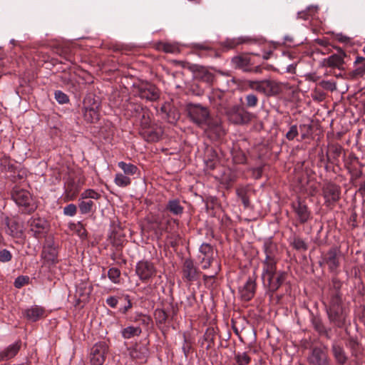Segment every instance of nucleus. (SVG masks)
Instances as JSON below:
<instances>
[{"label": "nucleus", "instance_id": "obj_1", "mask_svg": "<svg viewBox=\"0 0 365 365\" xmlns=\"http://www.w3.org/2000/svg\"><path fill=\"white\" fill-rule=\"evenodd\" d=\"M275 245L272 243L264 245L266 258L263 262L262 279L265 287L271 292H275L283 284L286 279V272L277 270V259L275 257Z\"/></svg>", "mask_w": 365, "mask_h": 365}, {"label": "nucleus", "instance_id": "obj_2", "mask_svg": "<svg viewBox=\"0 0 365 365\" xmlns=\"http://www.w3.org/2000/svg\"><path fill=\"white\" fill-rule=\"evenodd\" d=\"M245 84L249 88L267 96L277 95L281 90L280 85L277 82L271 80H248L245 82Z\"/></svg>", "mask_w": 365, "mask_h": 365}, {"label": "nucleus", "instance_id": "obj_3", "mask_svg": "<svg viewBox=\"0 0 365 365\" xmlns=\"http://www.w3.org/2000/svg\"><path fill=\"white\" fill-rule=\"evenodd\" d=\"M187 111L189 116L195 123L198 125H207L210 126L208 122L210 114L207 108L200 105L192 104L188 106Z\"/></svg>", "mask_w": 365, "mask_h": 365}, {"label": "nucleus", "instance_id": "obj_4", "mask_svg": "<svg viewBox=\"0 0 365 365\" xmlns=\"http://www.w3.org/2000/svg\"><path fill=\"white\" fill-rule=\"evenodd\" d=\"M135 273L142 282H148L156 276L157 269L153 262L141 260L136 264Z\"/></svg>", "mask_w": 365, "mask_h": 365}, {"label": "nucleus", "instance_id": "obj_5", "mask_svg": "<svg viewBox=\"0 0 365 365\" xmlns=\"http://www.w3.org/2000/svg\"><path fill=\"white\" fill-rule=\"evenodd\" d=\"M108 345L106 342L96 343L91 349L90 362L91 365H103L108 352Z\"/></svg>", "mask_w": 365, "mask_h": 365}, {"label": "nucleus", "instance_id": "obj_6", "mask_svg": "<svg viewBox=\"0 0 365 365\" xmlns=\"http://www.w3.org/2000/svg\"><path fill=\"white\" fill-rule=\"evenodd\" d=\"M42 268L47 270L51 269L58 262V252L55 247L46 245L41 252Z\"/></svg>", "mask_w": 365, "mask_h": 365}, {"label": "nucleus", "instance_id": "obj_7", "mask_svg": "<svg viewBox=\"0 0 365 365\" xmlns=\"http://www.w3.org/2000/svg\"><path fill=\"white\" fill-rule=\"evenodd\" d=\"M12 198L19 206L27 208L29 212L34 210L33 200L29 191L15 187L12 192Z\"/></svg>", "mask_w": 365, "mask_h": 365}, {"label": "nucleus", "instance_id": "obj_8", "mask_svg": "<svg viewBox=\"0 0 365 365\" xmlns=\"http://www.w3.org/2000/svg\"><path fill=\"white\" fill-rule=\"evenodd\" d=\"M138 96L147 101H155L160 97V91L158 88L150 83H142L138 87Z\"/></svg>", "mask_w": 365, "mask_h": 365}, {"label": "nucleus", "instance_id": "obj_9", "mask_svg": "<svg viewBox=\"0 0 365 365\" xmlns=\"http://www.w3.org/2000/svg\"><path fill=\"white\" fill-rule=\"evenodd\" d=\"M83 182H76L73 179H68L65 184V191L63 195L64 202L73 200L78 195Z\"/></svg>", "mask_w": 365, "mask_h": 365}, {"label": "nucleus", "instance_id": "obj_10", "mask_svg": "<svg viewBox=\"0 0 365 365\" xmlns=\"http://www.w3.org/2000/svg\"><path fill=\"white\" fill-rule=\"evenodd\" d=\"M307 361L312 365H329L327 352L318 347H315L312 350Z\"/></svg>", "mask_w": 365, "mask_h": 365}, {"label": "nucleus", "instance_id": "obj_11", "mask_svg": "<svg viewBox=\"0 0 365 365\" xmlns=\"http://www.w3.org/2000/svg\"><path fill=\"white\" fill-rule=\"evenodd\" d=\"M30 230L36 238L44 236L48 229L47 222L41 218H32L29 221Z\"/></svg>", "mask_w": 365, "mask_h": 365}, {"label": "nucleus", "instance_id": "obj_12", "mask_svg": "<svg viewBox=\"0 0 365 365\" xmlns=\"http://www.w3.org/2000/svg\"><path fill=\"white\" fill-rule=\"evenodd\" d=\"M340 251L337 248L330 249L324 256L323 262L334 272L339 266Z\"/></svg>", "mask_w": 365, "mask_h": 365}, {"label": "nucleus", "instance_id": "obj_13", "mask_svg": "<svg viewBox=\"0 0 365 365\" xmlns=\"http://www.w3.org/2000/svg\"><path fill=\"white\" fill-rule=\"evenodd\" d=\"M5 232L12 237L19 238L23 235V226L14 218L6 217L5 220Z\"/></svg>", "mask_w": 365, "mask_h": 365}, {"label": "nucleus", "instance_id": "obj_14", "mask_svg": "<svg viewBox=\"0 0 365 365\" xmlns=\"http://www.w3.org/2000/svg\"><path fill=\"white\" fill-rule=\"evenodd\" d=\"M292 207L301 223L307 222L310 218L311 212L304 202L298 200L292 203Z\"/></svg>", "mask_w": 365, "mask_h": 365}, {"label": "nucleus", "instance_id": "obj_15", "mask_svg": "<svg viewBox=\"0 0 365 365\" xmlns=\"http://www.w3.org/2000/svg\"><path fill=\"white\" fill-rule=\"evenodd\" d=\"M255 279L249 277L246 283L239 289L240 297L245 301H250L255 295Z\"/></svg>", "mask_w": 365, "mask_h": 365}, {"label": "nucleus", "instance_id": "obj_16", "mask_svg": "<svg viewBox=\"0 0 365 365\" xmlns=\"http://www.w3.org/2000/svg\"><path fill=\"white\" fill-rule=\"evenodd\" d=\"M183 278L187 281L191 282L196 280L198 276L197 269L194 265L192 260L186 259L182 267Z\"/></svg>", "mask_w": 365, "mask_h": 365}, {"label": "nucleus", "instance_id": "obj_17", "mask_svg": "<svg viewBox=\"0 0 365 365\" xmlns=\"http://www.w3.org/2000/svg\"><path fill=\"white\" fill-rule=\"evenodd\" d=\"M328 316L329 319L337 327H342L345 322L346 313L344 307L329 309Z\"/></svg>", "mask_w": 365, "mask_h": 365}, {"label": "nucleus", "instance_id": "obj_18", "mask_svg": "<svg viewBox=\"0 0 365 365\" xmlns=\"http://www.w3.org/2000/svg\"><path fill=\"white\" fill-rule=\"evenodd\" d=\"M99 103L93 101L91 106H86L83 118L88 123H96L99 120Z\"/></svg>", "mask_w": 365, "mask_h": 365}, {"label": "nucleus", "instance_id": "obj_19", "mask_svg": "<svg viewBox=\"0 0 365 365\" xmlns=\"http://www.w3.org/2000/svg\"><path fill=\"white\" fill-rule=\"evenodd\" d=\"M339 187L333 184L327 185L324 188V197L329 204L334 203L339 199Z\"/></svg>", "mask_w": 365, "mask_h": 365}, {"label": "nucleus", "instance_id": "obj_20", "mask_svg": "<svg viewBox=\"0 0 365 365\" xmlns=\"http://www.w3.org/2000/svg\"><path fill=\"white\" fill-rule=\"evenodd\" d=\"M24 314L28 320L36 322L46 317V310L41 307L34 305L25 309Z\"/></svg>", "mask_w": 365, "mask_h": 365}, {"label": "nucleus", "instance_id": "obj_21", "mask_svg": "<svg viewBox=\"0 0 365 365\" xmlns=\"http://www.w3.org/2000/svg\"><path fill=\"white\" fill-rule=\"evenodd\" d=\"M20 347L21 343L19 341L9 346L6 349L0 352V361L9 360L15 356L19 352Z\"/></svg>", "mask_w": 365, "mask_h": 365}, {"label": "nucleus", "instance_id": "obj_22", "mask_svg": "<svg viewBox=\"0 0 365 365\" xmlns=\"http://www.w3.org/2000/svg\"><path fill=\"white\" fill-rule=\"evenodd\" d=\"M345 53L341 51L339 53L333 54L324 60V64L329 67L339 68L344 64Z\"/></svg>", "mask_w": 365, "mask_h": 365}, {"label": "nucleus", "instance_id": "obj_23", "mask_svg": "<svg viewBox=\"0 0 365 365\" xmlns=\"http://www.w3.org/2000/svg\"><path fill=\"white\" fill-rule=\"evenodd\" d=\"M229 120L235 124L243 123L242 110L239 106L232 107L227 113Z\"/></svg>", "mask_w": 365, "mask_h": 365}, {"label": "nucleus", "instance_id": "obj_24", "mask_svg": "<svg viewBox=\"0 0 365 365\" xmlns=\"http://www.w3.org/2000/svg\"><path fill=\"white\" fill-rule=\"evenodd\" d=\"M130 356L133 359H140L145 357L147 349L140 346L135 345L128 349Z\"/></svg>", "mask_w": 365, "mask_h": 365}, {"label": "nucleus", "instance_id": "obj_25", "mask_svg": "<svg viewBox=\"0 0 365 365\" xmlns=\"http://www.w3.org/2000/svg\"><path fill=\"white\" fill-rule=\"evenodd\" d=\"M333 354L336 361L340 364H344L347 361V356L344 349L336 344L332 347Z\"/></svg>", "mask_w": 365, "mask_h": 365}, {"label": "nucleus", "instance_id": "obj_26", "mask_svg": "<svg viewBox=\"0 0 365 365\" xmlns=\"http://www.w3.org/2000/svg\"><path fill=\"white\" fill-rule=\"evenodd\" d=\"M118 166L123 171L124 175L128 176L134 175L138 172L137 166L131 163L120 161L118 163Z\"/></svg>", "mask_w": 365, "mask_h": 365}, {"label": "nucleus", "instance_id": "obj_27", "mask_svg": "<svg viewBox=\"0 0 365 365\" xmlns=\"http://www.w3.org/2000/svg\"><path fill=\"white\" fill-rule=\"evenodd\" d=\"M157 49L170 53H178L180 52L177 44L166 42L158 43L157 44Z\"/></svg>", "mask_w": 365, "mask_h": 365}, {"label": "nucleus", "instance_id": "obj_28", "mask_svg": "<svg viewBox=\"0 0 365 365\" xmlns=\"http://www.w3.org/2000/svg\"><path fill=\"white\" fill-rule=\"evenodd\" d=\"M141 333V329L139 327L130 326L122 329L121 334L124 339H130L139 336Z\"/></svg>", "mask_w": 365, "mask_h": 365}, {"label": "nucleus", "instance_id": "obj_29", "mask_svg": "<svg viewBox=\"0 0 365 365\" xmlns=\"http://www.w3.org/2000/svg\"><path fill=\"white\" fill-rule=\"evenodd\" d=\"M167 209L174 215H178L182 213L183 207L180 205L179 200H172L168 202Z\"/></svg>", "mask_w": 365, "mask_h": 365}, {"label": "nucleus", "instance_id": "obj_30", "mask_svg": "<svg viewBox=\"0 0 365 365\" xmlns=\"http://www.w3.org/2000/svg\"><path fill=\"white\" fill-rule=\"evenodd\" d=\"M114 182L116 185L119 187H127L131 183V180L129 176L122 174L117 173L115 176Z\"/></svg>", "mask_w": 365, "mask_h": 365}, {"label": "nucleus", "instance_id": "obj_31", "mask_svg": "<svg viewBox=\"0 0 365 365\" xmlns=\"http://www.w3.org/2000/svg\"><path fill=\"white\" fill-rule=\"evenodd\" d=\"M80 211L82 214H87L93 211L95 205L94 202L91 200H80L78 205Z\"/></svg>", "mask_w": 365, "mask_h": 365}, {"label": "nucleus", "instance_id": "obj_32", "mask_svg": "<svg viewBox=\"0 0 365 365\" xmlns=\"http://www.w3.org/2000/svg\"><path fill=\"white\" fill-rule=\"evenodd\" d=\"M101 194L93 189L85 190L81 194V200H86V199L98 200L101 198Z\"/></svg>", "mask_w": 365, "mask_h": 365}, {"label": "nucleus", "instance_id": "obj_33", "mask_svg": "<svg viewBox=\"0 0 365 365\" xmlns=\"http://www.w3.org/2000/svg\"><path fill=\"white\" fill-rule=\"evenodd\" d=\"M250 357L246 353L237 354L235 356V361L237 365H248L250 362Z\"/></svg>", "mask_w": 365, "mask_h": 365}, {"label": "nucleus", "instance_id": "obj_34", "mask_svg": "<svg viewBox=\"0 0 365 365\" xmlns=\"http://www.w3.org/2000/svg\"><path fill=\"white\" fill-rule=\"evenodd\" d=\"M120 274V270L115 267L110 268L108 272L109 279L114 283L119 282Z\"/></svg>", "mask_w": 365, "mask_h": 365}, {"label": "nucleus", "instance_id": "obj_35", "mask_svg": "<svg viewBox=\"0 0 365 365\" xmlns=\"http://www.w3.org/2000/svg\"><path fill=\"white\" fill-rule=\"evenodd\" d=\"M200 252L204 257H212V247L209 244L203 243L200 247Z\"/></svg>", "mask_w": 365, "mask_h": 365}, {"label": "nucleus", "instance_id": "obj_36", "mask_svg": "<svg viewBox=\"0 0 365 365\" xmlns=\"http://www.w3.org/2000/svg\"><path fill=\"white\" fill-rule=\"evenodd\" d=\"M342 300L341 297L336 294L334 295L330 302V305L329 309H334L336 307H342Z\"/></svg>", "mask_w": 365, "mask_h": 365}, {"label": "nucleus", "instance_id": "obj_37", "mask_svg": "<svg viewBox=\"0 0 365 365\" xmlns=\"http://www.w3.org/2000/svg\"><path fill=\"white\" fill-rule=\"evenodd\" d=\"M77 207L74 204H69L63 208V214L66 216L73 217L76 214Z\"/></svg>", "mask_w": 365, "mask_h": 365}, {"label": "nucleus", "instance_id": "obj_38", "mask_svg": "<svg viewBox=\"0 0 365 365\" xmlns=\"http://www.w3.org/2000/svg\"><path fill=\"white\" fill-rule=\"evenodd\" d=\"M299 135L297 126L294 125L289 128V131L286 134V138L289 140H294Z\"/></svg>", "mask_w": 365, "mask_h": 365}, {"label": "nucleus", "instance_id": "obj_39", "mask_svg": "<svg viewBox=\"0 0 365 365\" xmlns=\"http://www.w3.org/2000/svg\"><path fill=\"white\" fill-rule=\"evenodd\" d=\"M12 258V255L10 251L6 249H3L0 250V262H8L11 261Z\"/></svg>", "mask_w": 365, "mask_h": 365}, {"label": "nucleus", "instance_id": "obj_40", "mask_svg": "<svg viewBox=\"0 0 365 365\" xmlns=\"http://www.w3.org/2000/svg\"><path fill=\"white\" fill-rule=\"evenodd\" d=\"M302 139H306L310 134L312 127L309 125L303 124L299 126Z\"/></svg>", "mask_w": 365, "mask_h": 365}, {"label": "nucleus", "instance_id": "obj_41", "mask_svg": "<svg viewBox=\"0 0 365 365\" xmlns=\"http://www.w3.org/2000/svg\"><path fill=\"white\" fill-rule=\"evenodd\" d=\"M55 98L61 104L66 103L68 101L67 95L61 91H57L55 92Z\"/></svg>", "mask_w": 365, "mask_h": 365}, {"label": "nucleus", "instance_id": "obj_42", "mask_svg": "<svg viewBox=\"0 0 365 365\" xmlns=\"http://www.w3.org/2000/svg\"><path fill=\"white\" fill-rule=\"evenodd\" d=\"M246 103L248 107H255L258 103L257 97L254 94H249L245 97Z\"/></svg>", "mask_w": 365, "mask_h": 365}, {"label": "nucleus", "instance_id": "obj_43", "mask_svg": "<svg viewBox=\"0 0 365 365\" xmlns=\"http://www.w3.org/2000/svg\"><path fill=\"white\" fill-rule=\"evenodd\" d=\"M155 319L157 321H158L160 323H163L166 321L167 319V314L166 313L161 309H158L155 311Z\"/></svg>", "mask_w": 365, "mask_h": 365}, {"label": "nucleus", "instance_id": "obj_44", "mask_svg": "<svg viewBox=\"0 0 365 365\" xmlns=\"http://www.w3.org/2000/svg\"><path fill=\"white\" fill-rule=\"evenodd\" d=\"M321 85L324 88L334 91L336 88V84L334 82L329 81H323L321 82Z\"/></svg>", "mask_w": 365, "mask_h": 365}, {"label": "nucleus", "instance_id": "obj_45", "mask_svg": "<svg viewBox=\"0 0 365 365\" xmlns=\"http://www.w3.org/2000/svg\"><path fill=\"white\" fill-rule=\"evenodd\" d=\"M200 257L202 258V260H201L202 268L207 269L208 267H210V266L211 264L212 257H204L200 256Z\"/></svg>", "mask_w": 365, "mask_h": 365}, {"label": "nucleus", "instance_id": "obj_46", "mask_svg": "<svg viewBox=\"0 0 365 365\" xmlns=\"http://www.w3.org/2000/svg\"><path fill=\"white\" fill-rule=\"evenodd\" d=\"M294 246L295 248H297L298 250H301V249L306 250L307 249V245H306L305 242L299 238L294 240Z\"/></svg>", "mask_w": 365, "mask_h": 365}, {"label": "nucleus", "instance_id": "obj_47", "mask_svg": "<svg viewBox=\"0 0 365 365\" xmlns=\"http://www.w3.org/2000/svg\"><path fill=\"white\" fill-rule=\"evenodd\" d=\"M191 349V344L187 341L185 336H184V344L182 345V351L185 355L187 356Z\"/></svg>", "mask_w": 365, "mask_h": 365}, {"label": "nucleus", "instance_id": "obj_48", "mask_svg": "<svg viewBox=\"0 0 365 365\" xmlns=\"http://www.w3.org/2000/svg\"><path fill=\"white\" fill-rule=\"evenodd\" d=\"M318 6H309L306 9L308 12V14L310 16V17L314 16L318 11Z\"/></svg>", "mask_w": 365, "mask_h": 365}, {"label": "nucleus", "instance_id": "obj_49", "mask_svg": "<svg viewBox=\"0 0 365 365\" xmlns=\"http://www.w3.org/2000/svg\"><path fill=\"white\" fill-rule=\"evenodd\" d=\"M26 283V279L24 277H19L14 282V285L17 288L21 287Z\"/></svg>", "mask_w": 365, "mask_h": 365}, {"label": "nucleus", "instance_id": "obj_50", "mask_svg": "<svg viewBox=\"0 0 365 365\" xmlns=\"http://www.w3.org/2000/svg\"><path fill=\"white\" fill-rule=\"evenodd\" d=\"M106 303L110 307H115L118 304V299L115 297H109L106 299Z\"/></svg>", "mask_w": 365, "mask_h": 365}, {"label": "nucleus", "instance_id": "obj_51", "mask_svg": "<svg viewBox=\"0 0 365 365\" xmlns=\"http://www.w3.org/2000/svg\"><path fill=\"white\" fill-rule=\"evenodd\" d=\"M297 16L299 19L304 20H307L310 17L307 10L298 12Z\"/></svg>", "mask_w": 365, "mask_h": 365}, {"label": "nucleus", "instance_id": "obj_52", "mask_svg": "<svg viewBox=\"0 0 365 365\" xmlns=\"http://www.w3.org/2000/svg\"><path fill=\"white\" fill-rule=\"evenodd\" d=\"M237 194H238L239 197H240V198L242 200V202L244 204V205L245 207H247L249 205V200H248V198L245 196V195L242 194L239 191H237Z\"/></svg>", "mask_w": 365, "mask_h": 365}, {"label": "nucleus", "instance_id": "obj_53", "mask_svg": "<svg viewBox=\"0 0 365 365\" xmlns=\"http://www.w3.org/2000/svg\"><path fill=\"white\" fill-rule=\"evenodd\" d=\"M359 192L362 195H365V181L360 185Z\"/></svg>", "mask_w": 365, "mask_h": 365}, {"label": "nucleus", "instance_id": "obj_54", "mask_svg": "<svg viewBox=\"0 0 365 365\" xmlns=\"http://www.w3.org/2000/svg\"><path fill=\"white\" fill-rule=\"evenodd\" d=\"M339 40L341 42H346L347 41V38L345 36H341L339 38Z\"/></svg>", "mask_w": 365, "mask_h": 365}, {"label": "nucleus", "instance_id": "obj_55", "mask_svg": "<svg viewBox=\"0 0 365 365\" xmlns=\"http://www.w3.org/2000/svg\"><path fill=\"white\" fill-rule=\"evenodd\" d=\"M364 58L363 57H358L356 60V63H361L364 61Z\"/></svg>", "mask_w": 365, "mask_h": 365}, {"label": "nucleus", "instance_id": "obj_56", "mask_svg": "<svg viewBox=\"0 0 365 365\" xmlns=\"http://www.w3.org/2000/svg\"><path fill=\"white\" fill-rule=\"evenodd\" d=\"M317 329L319 331H322V327H321L320 326H317L316 327Z\"/></svg>", "mask_w": 365, "mask_h": 365}, {"label": "nucleus", "instance_id": "obj_57", "mask_svg": "<svg viewBox=\"0 0 365 365\" xmlns=\"http://www.w3.org/2000/svg\"><path fill=\"white\" fill-rule=\"evenodd\" d=\"M317 329L319 331H322V327H321L320 326H317L316 327Z\"/></svg>", "mask_w": 365, "mask_h": 365}, {"label": "nucleus", "instance_id": "obj_58", "mask_svg": "<svg viewBox=\"0 0 365 365\" xmlns=\"http://www.w3.org/2000/svg\"><path fill=\"white\" fill-rule=\"evenodd\" d=\"M91 101V99H90V98H87V99L85 101V103H90Z\"/></svg>", "mask_w": 365, "mask_h": 365}, {"label": "nucleus", "instance_id": "obj_59", "mask_svg": "<svg viewBox=\"0 0 365 365\" xmlns=\"http://www.w3.org/2000/svg\"><path fill=\"white\" fill-rule=\"evenodd\" d=\"M2 240H3V237H2L1 234L0 233V244L1 243Z\"/></svg>", "mask_w": 365, "mask_h": 365}, {"label": "nucleus", "instance_id": "obj_60", "mask_svg": "<svg viewBox=\"0 0 365 365\" xmlns=\"http://www.w3.org/2000/svg\"><path fill=\"white\" fill-rule=\"evenodd\" d=\"M239 59H240V58H234V60H235V61H237V60H239Z\"/></svg>", "mask_w": 365, "mask_h": 365}, {"label": "nucleus", "instance_id": "obj_61", "mask_svg": "<svg viewBox=\"0 0 365 365\" xmlns=\"http://www.w3.org/2000/svg\"><path fill=\"white\" fill-rule=\"evenodd\" d=\"M78 225L81 227H82V225L81 222H78Z\"/></svg>", "mask_w": 365, "mask_h": 365}]
</instances>
